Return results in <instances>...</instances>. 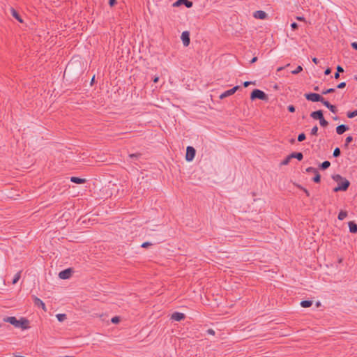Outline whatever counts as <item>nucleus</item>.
<instances>
[{"label":"nucleus","mask_w":357,"mask_h":357,"mask_svg":"<svg viewBox=\"0 0 357 357\" xmlns=\"http://www.w3.org/2000/svg\"><path fill=\"white\" fill-rule=\"evenodd\" d=\"M332 178L337 183V186L333 189L334 192L346 191L350 185V182L340 174H334Z\"/></svg>","instance_id":"1"},{"label":"nucleus","mask_w":357,"mask_h":357,"mask_svg":"<svg viewBox=\"0 0 357 357\" xmlns=\"http://www.w3.org/2000/svg\"><path fill=\"white\" fill-rule=\"evenodd\" d=\"M5 321L13 325L16 328H20L22 330H25L29 328V321L26 318H21L17 319L15 317H8L5 319Z\"/></svg>","instance_id":"2"},{"label":"nucleus","mask_w":357,"mask_h":357,"mask_svg":"<svg viewBox=\"0 0 357 357\" xmlns=\"http://www.w3.org/2000/svg\"><path fill=\"white\" fill-rule=\"evenodd\" d=\"M250 99L252 100L259 99L264 101L268 100V95L260 89H254L250 94Z\"/></svg>","instance_id":"3"},{"label":"nucleus","mask_w":357,"mask_h":357,"mask_svg":"<svg viewBox=\"0 0 357 357\" xmlns=\"http://www.w3.org/2000/svg\"><path fill=\"white\" fill-rule=\"evenodd\" d=\"M304 96L309 101L321 102L322 104L326 100L320 94L316 93H305Z\"/></svg>","instance_id":"4"},{"label":"nucleus","mask_w":357,"mask_h":357,"mask_svg":"<svg viewBox=\"0 0 357 357\" xmlns=\"http://www.w3.org/2000/svg\"><path fill=\"white\" fill-rule=\"evenodd\" d=\"M196 154V150L194 147L188 146L186 149L185 160L188 162L192 161Z\"/></svg>","instance_id":"5"},{"label":"nucleus","mask_w":357,"mask_h":357,"mask_svg":"<svg viewBox=\"0 0 357 357\" xmlns=\"http://www.w3.org/2000/svg\"><path fill=\"white\" fill-rule=\"evenodd\" d=\"M73 273V268H66L63 271H61L59 273V277L61 278V279H63V280H66V279H68L70 278V276L72 275V273Z\"/></svg>","instance_id":"6"},{"label":"nucleus","mask_w":357,"mask_h":357,"mask_svg":"<svg viewBox=\"0 0 357 357\" xmlns=\"http://www.w3.org/2000/svg\"><path fill=\"white\" fill-rule=\"evenodd\" d=\"M239 89H240V86L237 85V86H235L234 87H233L232 89L225 91L224 93H222V94L220 95V99H224L228 96L233 95Z\"/></svg>","instance_id":"7"},{"label":"nucleus","mask_w":357,"mask_h":357,"mask_svg":"<svg viewBox=\"0 0 357 357\" xmlns=\"http://www.w3.org/2000/svg\"><path fill=\"white\" fill-rule=\"evenodd\" d=\"M32 298L34 303V305L38 307H41L44 311H46L45 304L43 303L42 300L38 298L36 296H32Z\"/></svg>","instance_id":"8"},{"label":"nucleus","mask_w":357,"mask_h":357,"mask_svg":"<svg viewBox=\"0 0 357 357\" xmlns=\"http://www.w3.org/2000/svg\"><path fill=\"white\" fill-rule=\"evenodd\" d=\"M181 38L182 40L183 44L185 47H187L190 44V33L187 31H183L181 33Z\"/></svg>","instance_id":"9"},{"label":"nucleus","mask_w":357,"mask_h":357,"mask_svg":"<svg viewBox=\"0 0 357 357\" xmlns=\"http://www.w3.org/2000/svg\"><path fill=\"white\" fill-rule=\"evenodd\" d=\"M185 318V315L183 313L178 312H174L171 317L172 319H173L174 321H177L183 320Z\"/></svg>","instance_id":"10"},{"label":"nucleus","mask_w":357,"mask_h":357,"mask_svg":"<svg viewBox=\"0 0 357 357\" xmlns=\"http://www.w3.org/2000/svg\"><path fill=\"white\" fill-rule=\"evenodd\" d=\"M310 116L314 119L319 121L322 117H324L323 111L320 109L312 112L310 114Z\"/></svg>","instance_id":"11"},{"label":"nucleus","mask_w":357,"mask_h":357,"mask_svg":"<svg viewBox=\"0 0 357 357\" xmlns=\"http://www.w3.org/2000/svg\"><path fill=\"white\" fill-rule=\"evenodd\" d=\"M331 112L335 114L337 112V107L335 105H331L328 100H325L323 103Z\"/></svg>","instance_id":"12"},{"label":"nucleus","mask_w":357,"mask_h":357,"mask_svg":"<svg viewBox=\"0 0 357 357\" xmlns=\"http://www.w3.org/2000/svg\"><path fill=\"white\" fill-rule=\"evenodd\" d=\"M348 130L349 127L344 124L340 125L336 128V132L338 135H342Z\"/></svg>","instance_id":"13"},{"label":"nucleus","mask_w":357,"mask_h":357,"mask_svg":"<svg viewBox=\"0 0 357 357\" xmlns=\"http://www.w3.org/2000/svg\"><path fill=\"white\" fill-rule=\"evenodd\" d=\"M349 231L352 234L357 233V224L355 223L354 221H350L348 222Z\"/></svg>","instance_id":"14"},{"label":"nucleus","mask_w":357,"mask_h":357,"mask_svg":"<svg viewBox=\"0 0 357 357\" xmlns=\"http://www.w3.org/2000/svg\"><path fill=\"white\" fill-rule=\"evenodd\" d=\"M267 14L263 10H257L255 13L254 17L260 20H264L266 17Z\"/></svg>","instance_id":"15"},{"label":"nucleus","mask_w":357,"mask_h":357,"mask_svg":"<svg viewBox=\"0 0 357 357\" xmlns=\"http://www.w3.org/2000/svg\"><path fill=\"white\" fill-rule=\"evenodd\" d=\"M70 181L76 184H83L86 183V179L79 177L72 176L70 177Z\"/></svg>","instance_id":"16"},{"label":"nucleus","mask_w":357,"mask_h":357,"mask_svg":"<svg viewBox=\"0 0 357 357\" xmlns=\"http://www.w3.org/2000/svg\"><path fill=\"white\" fill-rule=\"evenodd\" d=\"M289 156L291 159L296 158L299 161L302 160L303 158V155L301 152H293L291 154H289Z\"/></svg>","instance_id":"17"},{"label":"nucleus","mask_w":357,"mask_h":357,"mask_svg":"<svg viewBox=\"0 0 357 357\" xmlns=\"http://www.w3.org/2000/svg\"><path fill=\"white\" fill-rule=\"evenodd\" d=\"M10 11L13 17H15L18 22H23L20 14L13 8H11Z\"/></svg>","instance_id":"18"},{"label":"nucleus","mask_w":357,"mask_h":357,"mask_svg":"<svg viewBox=\"0 0 357 357\" xmlns=\"http://www.w3.org/2000/svg\"><path fill=\"white\" fill-rule=\"evenodd\" d=\"M337 72L334 74V78L337 79L340 78V73L344 72V68L338 65L336 68Z\"/></svg>","instance_id":"19"},{"label":"nucleus","mask_w":357,"mask_h":357,"mask_svg":"<svg viewBox=\"0 0 357 357\" xmlns=\"http://www.w3.org/2000/svg\"><path fill=\"white\" fill-rule=\"evenodd\" d=\"M312 301L305 300V301H302L301 302V307H305V308L310 307L312 306Z\"/></svg>","instance_id":"20"},{"label":"nucleus","mask_w":357,"mask_h":357,"mask_svg":"<svg viewBox=\"0 0 357 357\" xmlns=\"http://www.w3.org/2000/svg\"><path fill=\"white\" fill-rule=\"evenodd\" d=\"M330 166L331 162L328 160H326L319 165V169L321 170H325L328 169Z\"/></svg>","instance_id":"21"},{"label":"nucleus","mask_w":357,"mask_h":357,"mask_svg":"<svg viewBox=\"0 0 357 357\" xmlns=\"http://www.w3.org/2000/svg\"><path fill=\"white\" fill-rule=\"evenodd\" d=\"M347 216V211L342 210L339 213L337 218L340 220H343Z\"/></svg>","instance_id":"22"},{"label":"nucleus","mask_w":357,"mask_h":357,"mask_svg":"<svg viewBox=\"0 0 357 357\" xmlns=\"http://www.w3.org/2000/svg\"><path fill=\"white\" fill-rule=\"evenodd\" d=\"M21 273H22V271H18V272L15 275V276H14V278H13V281H12V283H13V284H16V283L19 281V280L20 279V278H21Z\"/></svg>","instance_id":"23"},{"label":"nucleus","mask_w":357,"mask_h":357,"mask_svg":"<svg viewBox=\"0 0 357 357\" xmlns=\"http://www.w3.org/2000/svg\"><path fill=\"white\" fill-rule=\"evenodd\" d=\"M141 155H142L141 153H137L130 154L128 156L130 158V160L132 161H133V160H138L141 157Z\"/></svg>","instance_id":"24"},{"label":"nucleus","mask_w":357,"mask_h":357,"mask_svg":"<svg viewBox=\"0 0 357 357\" xmlns=\"http://www.w3.org/2000/svg\"><path fill=\"white\" fill-rule=\"evenodd\" d=\"M182 4H184L187 8H190L192 6V2L188 0H180V2Z\"/></svg>","instance_id":"25"},{"label":"nucleus","mask_w":357,"mask_h":357,"mask_svg":"<svg viewBox=\"0 0 357 357\" xmlns=\"http://www.w3.org/2000/svg\"><path fill=\"white\" fill-rule=\"evenodd\" d=\"M56 317L59 322H62L67 319L66 314H57Z\"/></svg>","instance_id":"26"},{"label":"nucleus","mask_w":357,"mask_h":357,"mask_svg":"<svg viewBox=\"0 0 357 357\" xmlns=\"http://www.w3.org/2000/svg\"><path fill=\"white\" fill-rule=\"evenodd\" d=\"M313 181L314 183H319L321 181V175L319 174V172L317 171V173H314V176L312 178Z\"/></svg>","instance_id":"27"},{"label":"nucleus","mask_w":357,"mask_h":357,"mask_svg":"<svg viewBox=\"0 0 357 357\" xmlns=\"http://www.w3.org/2000/svg\"><path fill=\"white\" fill-rule=\"evenodd\" d=\"M347 116L349 119L354 118L357 116V109L353 111V112H348L347 114Z\"/></svg>","instance_id":"28"},{"label":"nucleus","mask_w":357,"mask_h":357,"mask_svg":"<svg viewBox=\"0 0 357 357\" xmlns=\"http://www.w3.org/2000/svg\"><path fill=\"white\" fill-rule=\"evenodd\" d=\"M340 154H341V151H340V148H338V147L335 148L333 151V156L334 158H337L340 155Z\"/></svg>","instance_id":"29"},{"label":"nucleus","mask_w":357,"mask_h":357,"mask_svg":"<svg viewBox=\"0 0 357 357\" xmlns=\"http://www.w3.org/2000/svg\"><path fill=\"white\" fill-rule=\"evenodd\" d=\"M291 160V158H290L289 155H287L286 158L280 162V165H287Z\"/></svg>","instance_id":"30"},{"label":"nucleus","mask_w":357,"mask_h":357,"mask_svg":"<svg viewBox=\"0 0 357 357\" xmlns=\"http://www.w3.org/2000/svg\"><path fill=\"white\" fill-rule=\"evenodd\" d=\"M319 124L321 127H326L328 125V122L324 119V117H322L319 120Z\"/></svg>","instance_id":"31"},{"label":"nucleus","mask_w":357,"mask_h":357,"mask_svg":"<svg viewBox=\"0 0 357 357\" xmlns=\"http://www.w3.org/2000/svg\"><path fill=\"white\" fill-rule=\"evenodd\" d=\"M335 91V89H333V88H331V89H326V90H324L321 93L324 94V95H326L328 93H334Z\"/></svg>","instance_id":"32"},{"label":"nucleus","mask_w":357,"mask_h":357,"mask_svg":"<svg viewBox=\"0 0 357 357\" xmlns=\"http://www.w3.org/2000/svg\"><path fill=\"white\" fill-rule=\"evenodd\" d=\"M353 140V137L351 136H348L346 139H345V144H344V147L345 148H347L348 147V145L350 142H351Z\"/></svg>","instance_id":"33"},{"label":"nucleus","mask_w":357,"mask_h":357,"mask_svg":"<svg viewBox=\"0 0 357 357\" xmlns=\"http://www.w3.org/2000/svg\"><path fill=\"white\" fill-rule=\"evenodd\" d=\"M305 171H306L307 172H308V173H311V172H312V173H314H314H317V171H318V170H317L316 168H314V167H307V168L306 169V170H305Z\"/></svg>","instance_id":"34"},{"label":"nucleus","mask_w":357,"mask_h":357,"mask_svg":"<svg viewBox=\"0 0 357 357\" xmlns=\"http://www.w3.org/2000/svg\"><path fill=\"white\" fill-rule=\"evenodd\" d=\"M303 70V68L301 66H298L294 70L291 72L292 74L296 75Z\"/></svg>","instance_id":"35"},{"label":"nucleus","mask_w":357,"mask_h":357,"mask_svg":"<svg viewBox=\"0 0 357 357\" xmlns=\"http://www.w3.org/2000/svg\"><path fill=\"white\" fill-rule=\"evenodd\" d=\"M306 138V136L305 135V133L302 132L301 134L298 135V142H303L305 139Z\"/></svg>","instance_id":"36"},{"label":"nucleus","mask_w":357,"mask_h":357,"mask_svg":"<svg viewBox=\"0 0 357 357\" xmlns=\"http://www.w3.org/2000/svg\"><path fill=\"white\" fill-rule=\"evenodd\" d=\"M112 323L113 324H118L120 322V317H114L111 319Z\"/></svg>","instance_id":"37"},{"label":"nucleus","mask_w":357,"mask_h":357,"mask_svg":"<svg viewBox=\"0 0 357 357\" xmlns=\"http://www.w3.org/2000/svg\"><path fill=\"white\" fill-rule=\"evenodd\" d=\"M318 131V127L317 126H314L311 130V135H317Z\"/></svg>","instance_id":"38"},{"label":"nucleus","mask_w":357,"mask_h":357,"mask_svg":"<svg viewBox=\"0 0 357 357\" xmlns=\"http://www.w3.org/2000/svg\"><path fill=\"white\" fill-rule=\"evenodd\" d=\"M287 109L289 112H295V107L293 105H289L287 107Z\"/></svg>","instance_id":"39"},{"label":"nucleus","mask_w":357,"mask_h":357,"mask_svg":"<svg viewBox=\"0 0 357 357\" xmlns=\"http://www.w3.org/2000/svg\"><path fill=\"white\" fill-rule=\"evenodd\" d=\"M250 84H255V82H250V81H245V82H243V86L244 87H248Z\"/></svg>","instance_id":"40"},{"label":"nucleus","mask_w":357,"mask_h":357,"mask_svg":"<svg viewBox=\"0 0 357 357\" xmlns=\"http://www.w3.org/2000/svg\"><path fill=\"white\" fill-rule=\"evenodd\" d=\"M345 86H346V82H343L340 83L337 86V89H344Z\"/></svg>","instance_id":"41"},{"label":"nucleus","mask_w":357,"mask_h":357,"mask_svg":"<svg viewBox=\"0 0 357 357\" xmlns=\"http://www.w3.org/2000/svg\"><path fill=\"white\" fill-rule=\"evenodd\" d=\"M152 244L149 242H144L142 244V248H146L148 247H149L150 245H151Z\"/></svg>","instance_id":"42"},{"label":"nucleus","mask_w":357,"mask_h":357,"mask_svg":"<svg viewBox=\"0 0 357 357\" xmlns=\"http://www.w3.org/2000/svg\"><path fill=\"white\" fill-rule=\"evenodd\" d=\"M291 27L292 30H296V29H298V25L297 23L293 22V23L291 24Z\"/></svg>","instance_id":"43"},{"label":"nucleus","mask_w":357,"mask_h":357,"mask_svg":"<svg viewBox=\"0 0 357 357\" xmlns=\"http://www.w3.org/2000/svg\"><path fill=\"white\" fill-rule=\"evenodd\" d=\"M207 334L214 335H215V331L212 328H209L206 331Z\"/></svg>","instance_id":"44"},{"label":"nucleus","mask_w":357,"mask_h":357,"mask_svg":"<svg viewBox=\"0 0 357 357\" xmlns=\"http://www.w3.org/2000/svg\"><path fill=\"white\" fill-rule=\"evenodd\" d=\"M331 73V68H327L325 70V71H324V74H325L326 75H330Z\"/></svg>","instance_id":"45"},{"label":"nucleus","mask_w":357,"mask_h":357,"mask_svg":"<svg viewBox=\"0 0 357 357\" xmlns=\"http://www.w3.org/2000/svg\"><path fill=\"white\" fill-rule=\"evenodd\" d=\"M116 3V0H109V5L110 6H114Z\"/></svg>","instance_id":"46"},{"label":"nucleus","mask_w":357,"mask_h":357,"mask_svg":"<svg viewBox=\"0 0 357 357\" xmlns=\"http://www.w3.org/2000/svg\"><path fill=\"white\" fill-rule=\"evenodd\" d=\"M351 47H352L354 50H357V42H354V43H351Z\"/></svg>","instance_id":"47"},{"label":"nucleus","mask_w":357,"mask_h":357,"mask_svg":"<svg viewBox=\"0 0 357 357\" xmlns=\"http://www.w3.org/2000/svg\"><path fill=\"white\" fill-rule=\"evenodd\" d=\"M296 20L298 21H305V17L303 16H297Z\"/></svg>","instance_id":"48"},{"label":"nucleus","mask_w":357,"mask_h":357,"mask_svg":"<svg viewBox=\"0 0 357 357\" xmlns=\"http://www.w3.org/2000/svg\"><path fill=\"white\" fill-rule=\"evenodd\" d=\"M179 2H180V0L176 1V2H174V3H173V6H174V7H175V6H178L181 5V3H179Z\"/></svg>","instance_id":"49"},{"label":"nucleus","mask_w":357,"mask_h":357,"mask_svg":"<svg viewBox=\"0 0 357 357\" xmlns=\"http://www.w3.org/2000/svg\"><path fill=\"white\" fill-rule=\"evenodd\" d=\"M257 61V56H255V57H253V58L251 59L250 63H253L256 62Z\"/></svg>","instance_id":"50"},{"label":"nucleus","mask_w":357,"mask_h":357,"mask_svg":"<svg viewBox=\"0 0 357 357\" xmlns=\"http://www.w3.org/2000/svg\"><path fill=\"white\" fill-rule=\"evenodd\" d=\"M312 61L315 63V64H317L319 63V60L317 58L314 57L312 59Z\"/></svg>","instance_id":"51"},{"label":"nucleus","mask_w":357,"mask_h":357,"mask_svg":"<svg viewBox=\"0 0 357 357\" xmlns=\"http://www.w3.org/2000/svg\"><path fill=\"white\" fill-rule=\"evenodd\" d=\"M158 80H159V77H157V76H156V77H155L153 78V82H154V83H157V82H158Z\"/></svg>","instance_id":"52"},{"label":"nucleus","mask_w":357,"mask_h":357,"mask_svg":"<svg viewBox=\"0 0 357 357\" xmlns=\"http://www.w3.org/2000/svg\"><path fill=\"white\" fill-rule=\"evenodd\" d=\"M296 140L294 138H291L290 140H289V142L291 144H294L295 143Z\"/></svg>","instance_id":"53"},{"label":"nucleus","mask_w":357,"mask_h":357,"mask_svg":"<svg viewBox=\"0 0 357 357\" xmlns=\"http://www.w3.org/2000/svg\"><path fill=\"white\" fill-rule=\"evenodd\" d=\"M304 192H305V193L306 194L307 196H308V197L310 196V192H309V191L307 190L304 189Z\"/></svg>","instance_id":"54"},{"label":"nucleus","mask_w":357,"mask_h":357,"mask_svg":"<svg viewBox=\"0 0 357 357\" xmlns=\"http://www.w3.org/2000/svg\"><path fill=\"white\" fill-rule=\"evenodd\" d=\"M314 91H319V86H314Z\"/></svg>","instance_id":"55"},{"label":"nucleus","mask_w":357,"mask_h":357,"mask_svg":"<svg viewBox=\"0 0 357 357\" xmlns=\"http://www.w3.org/2000/svg\"><path fill=\"white\" fill-rule=\"evenodd\" d=\"M283 68H284L283 67H280V68L278 69V71L282 70Z\"/></svg>","instance_id":"56"},{"label":"nucleus","mask_w":357,"mask_h":357,"mask_svg":"<svg viewBox=\"0 0 357 357\" xmlns=\"http://www.w3.org/2000/svg\"><path fill=\"white\" fill-rule=\"evenodd\" d=\"M333 119H334L335 121H337V120H338V117H337V116H335V117H333Z\"/></svg>","instance_id":"57"},{"label":"nucleus","mask_w":357,"mask_h":357,"mask_svg":"<svg viewBox=\"0 0 357 357\" xmlns=\"http://www.w3.org/2000/svg\"><path fill=\"white\" fill-rule=\"evenodd\" d=\"M316 305H317V307H319V306H320L321 304H320L319 302H317Z\"/></svg>","instance_id":"58"},{"label":"nucleus","mask_w":357,"mask_h":357,"mask_svg":"<svg viewBox=\"0 0 357 357\" xmlns=\"http://www.w3.org/2000/svg\"><path fill=\"white\" fill-rule=\"evenodd\" d=\"M354 79L357 81V75L354 76Z\"/></svg>","instance_id":"59"},{"label":"nucleus","mask_w":357,"mask_h":357,"mask_svg":"<svg viewBox=\"0 0 357 357\" xmlns=\"http://www.w3.org/2000/svg\"><path fill=\"white\" fill-rule=\"evenodd\" d=\"M94 79H95V77H94V76H93V78H92V79H91V82H93L94 81Z\"/></svg>","instance_id":"60"},{"label":"nucleus","mask_w":357,"mask_h":357,"mask_svg":"<svg viewBox=\"0 0 357 357\" xmlns=\"http://www.w3.org/2000/svg\"><path fill=\"white\" fill-rule=\"evenodd\" d=\"M342 261V259H339V263H341Z\"/></svg>","instance_id":"61"},{"label":"nucleus","mask_w":357,"mask_h":357,"mask_svg":"<svg viewBox=\"0 0 357 357\" xmlns=\"http://www.w3.org/2000/svg\"><path fill=\"white\" fill-rule=\"evenodd\" d=\"M64 357H74V356H66Z\"/></svg>","instance_id":"62"}]
</instances>
